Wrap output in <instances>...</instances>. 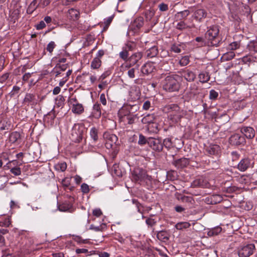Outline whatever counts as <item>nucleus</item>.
<instances>
[{
	"label": "nucleus",
	"mask_w": 257,
	"mask_h": 257,
	"mask_svg": "<svg viewBox=\"0 0 257 257\" xmlns=\"http://www.w3.org/2000/svg\"><path fill=\"white\" fill-rule=\"evenodd\" d=\"M38 7L39 4H37V1L33 0L28 6L27 9V13L29 14H32Z\"/></svg>",
	"instance_id": "b1692460"
},
{
	"label": "nucleus",
	"mask_w": 257,
	"mask_h": 257,
	"mask_svg": "<svg viewBox=\"0 0 257 257\" xmlns=\"http://www.w3.org/2000/svg\"><path fill=\"white\" fill-rule=\"evenodd\" d=\"M103 137L106 140V145L107 147H111L113 144H115L117 140V137L114 134L104 133Z\"/></svg>",
	"instance_id": "4468645a"
},
{
	"label": "nucleus",
	"mask_w": 257,
	"mask_h": 257,
	"mask_svg": "<svg viewBox=\"0 0 257 257\" xmlns=\"http://www.w3.org/2000/svg\"><path fill=\"white\" fill-rule=\"evenodd\" d=\"M219 30L218 26H212L208 28L205 33V38L208 41L209 46L217 47L221 41L219 35Z\"/></svg>",
	"instance_id": "f03ea898"
},
{
	"label": "nucleus",
	"mask_w": 257,
	"mask_h": 257,
	"mask_svg": "<svg viewBox=\"0 0 257 257\" xmlns=\"http://www.w3.org/2000/svg\"><path fill=\"white\" fill-rule=\"evenodd\" d=\"M206 151L210 155H217L220 152V148L217 145H210L206 148Z\"/></svg>",
	"instance_id": "dca6fc26"
},
{
	"label": "nucleus",
	"mask_w": 257,
	"mask_h": 257,
	"mask_svg": "<svg viewBox=\"0 0 257 257\" xmlns=\"http://www.w3.org/2000/svg\"><path fill=\"white\" fill-rule=\"evenodd\" d=\"M48 116H50L51 119L52 120H54V119L55 118L56 115L54 113V108L52 109V110L49 112L46 116H45V119L46 120Z\"/></svg>",
	"instance_id": "e2e57ef3"
},
{
	"label": "nucleus",
	"mask_w": 257,
	"mask_h": 257,
	"mask_svg": "<svg viewBox=\"0 0 257 257\" xmlns=\"http://www.w3.org/2000/svg\"><path fill=\"white\" fill-rule=\"evenodd\" d=\"M207 16L206 12L203 9L197 10L194 13V18L197 20L201 21Z\"/></svg>",
	"instance_id": "f3484780"
},
{
	"label": "nucleus",
	"mask_w": 257,
	"mask_h": 257,
	"mask_svg": "<svg viewBox=\"0 0 257 257\" xmlns=\"http://www.w3.org/2000/svg\"><path fill=\"white\" fill-rule=\"evenodd\" d=\"M240 131L248 139H252L255 135V132L253 127L250 126H243Z\"/></svg>",
	"instance_id": "9d476101"
},
{
	"label": "nucleus",
	"mask_w": 257,
	"mask_h": 257,
	"mask_svg": "<svg viewBox=\"0 0 257 257\" xmlns=\"http://www.w3.org/2000/svg\"><path fill=\"white\" fill-rule=\"evenodd\" d=\"M35 99V96L34 95L30 93H28L26 95V96L24 98V101L26 102L31 103L34 101Z\"/></svg>",
	"instance_id": "de8ad7c7"
},
{
	"label": "nucleus",
	"mask_w": 257,
	"mask_h": 257,
	"mask_svg": "<svg viewBox=\"0 0 257 257\" xmlns=\"http://www.w3.org/2000/svg\"><path fill=\"white\" fill-rule=\"evenodd\" d=\"M81 189L83 193H87L89 191V188L87 184L83 183L81 186Z\"/></svg>",
	"instance_id": "13d9d810"
},
{
	"label": "nucleus",
	"mask_w": 257,
	"mask_h": 257,
	"mask_svg": "<svg viewBox=\"0 0 257 257\" xmlns=\"http://www.w3.org/2000/svg\"><path fill=\"white\" fill-rule=\"evenodd\" d=\"M9 77V73H6L0 77V83L4 84Z\"/></svg>",
	"instance_id": "052dcab7"
},
{
	"label": "nucleus",
	"mask_w": 257,
	"mask_h": 257,
	"mask_svg": "<svg viewBox=\"0 0 257 257\" xmlns=\"http://www.w3.org/2000/svg\"><path fill=\"white\" fill-rule=\"evenodd\" d=\"M64 101L65 98L62 95H58L55 99L56 105L58 107H62L64 104Z\"/></svg>",
	"instance_id": "72a5a7b5"
},
{
	"label": "nucleus",
	"mask_w": 257,
	"mask_h": 257,
	"mask_svg": "<svg viewBox=\"0 0 257 257\" xmlns=\"http://www.w3.org/2000/svg\"><path fill=\"white\" fill-rule=\"evenodd\" d=\"M163 145L168 149L171 148L173 147V143L171 139L170 138H166L164 139Z\"/></svg>",
	"instance_id": "49530a36"
},
{
	"label": "nucleus",
	"mask_w": 257,
	"mask_h": 257,
	"mask_svg": "<svg viewBox=\"0 0 257 257\" xmlns=\"http://www.w3.org/2000/svg\"><path fill=\"white\" fill-rule=\"evenodd\" d=\"M155 117L153 114H148L144 116L142 119V122L143 123H154Z\"/></svg>",
	"instance_id": "c85d7f7f"
},
{
	"label": "nucleus",
	"mask_w": 257,
	"mask_h": 257,
	"mask_svg": "<svg viewBox=\"0 0 257 257\" xmlns=\"http://www.w3.org/2000/svg\"><path fill=\"white\" fill-rule=\"evenodd\" d=\"M132 179L135 182L145 183L148 184L151 182L152 177L147 174L145 170L140 168H136L132 172Z\"/></svg>",
	"instance_id": "7ed1b4c3"
},
{
	"label": "nucleus",
	"mask_w": 257,
	"mask_h": 257,
	"mask_svg": "<svg viewBox=\"0 0 257 257\" xmlns=\"http://www.w3.org/2000/svg\"><path fill=\"white\" fill-rule=\"evenodd\" d=\"M253 163L252 160L249 158H244L241 159L237 165L238 169L241 171L244 172L248 168L253 167Z\"/></svg>",
	"instance_id": "6e6552de"
},
{
	"label": "nucleus",
	"mask_w": 257,
	"mask_h": 257,
	"mask_svg": "<svg viewBox=\"0 0 257 257\" xmlns=\"http://www.w3.org/2000/svg\"><path fill=\"white\" fill-rule=\"evenodd\" d=\"M240 47V43L238 42H233L230 43L228 46V49L231 51L235 50Z\"/></svg>",
	"instance_id": "37998d69"
},
{
	"label": "nucleus",
	"mask_w": 257,
	"mask_h": 257,
	"mask_svg": "<svg viewBox=\"0 0 257 257\" xmlns=\"http://www.w3.org/2000/svg\"><path fill=\"white\" fill-rule=\"evenodd\" d=\"M68 15L71 20H75L78 18L79 12L75 9H71L68 11Z\"/></svg>",
	"instance_id": "bb28decb"
},
{
	"label": "nucleus",
	"mask_w": 257,
	"mask_h": 257,
	"mask_svg": "<svg viewBox=\"0 0 257 257\" xmlns=\"http://www.w3.org/2000/svg\"><path fill=\"white\" fill-rule=\"evenodd\" d=\"M208 199L210 200V203L211 204H215L220 203L222 200V196L218 194L211 195L209 198H208Z\"/></svg>",
	"instance_id": "5701e85b"
},
{
	"label": "nucleus",
	"mask_w": 257,
	"mask_h": 257,
	"mask_svg": "<svg viewBox=\"0 0 257 257\" xmlns=\"http://www.w3.org/2000/svg\"><path fill=\"white\" fill-rule=\"evenodd\" d=\"M133 107L131 105H126L123 106L119 110L120 113L126 116L127 123L130 124L134 123L136 118V115H134L130 114L131 111V109H132Z\"/></svg>",
	"instance_id": "39448f33"
},
{
	"label": "nucleus",
	"mask_w": 257,
	"mask_h": 257,
	"mask_svg": "<svg viewBox=\"0 0 257 257\" xmlns=\"http://www.w3.org/2000/svg\"><path fill=\"white\" fill-rule=\"evenodd\" d=\"M146 144H148V138L147 139L143 135L140 134L139 135L138 144L140 146H144Z\"/></svg>",
	"instance_id": "ea45409f"
},
{
	"label": "nucleus",
	"mask_w": 257,
	"mask_h": 257,
	"mask_svg": "<svg viewBox=\"0 0 257 257\" xmlns=\"http://www.w3.org/2000/svg\"><path fill=\"white\" fill-rule=\"evenodd\" d=\"M54 167L58 171L64 172L67 168V164L65 162H60L55 164Z\"/></svg>",
	"instance_id": "c9c22d12"
},
{
	"label": "nucleus",
	"mask_w": 257,
	"mask_h": 257,
	"mask_svg": "<svg viewBox=\"0 0 257 257\" xmlns=\"http://www.w3.org/2000/svg\"><path fill=\"white\" fill-rule=\"evenodd\" d=\"M198 77L199 81L203 83L207 82L210 79L209 73L206 72H202L200 73L198 75Z\"/></svg>",
	"instance_id": "393cba45"
},
{
	"label": "nucleus",
	"mask_w": 257,
	"mask_h": 257,
	"mask_svg": "<svg viewBox=\"0 0 257 257\" xmlns=\"http://www.w3.org/2000/svg\"><path fill=\"white\" fill-rule=\"evenodd\" d=\"M180 200L183 202L190 203L193 204L194 202V199L191 196H183L180 198Z\"/></svg>",
	"instance_id": "09e8293b"
},
{
	"label": "nucleus",
	"mask_w": 257,
	"mask_h": 257,
	"mask_svg": "<svg viewBox=\"0 0 257 257\" xmlns=\"http://www.w3.org/2000/svg\"><path fill=\"white\" fill-rule=\"evenodd\" d=\"M229 142L233 145L238 146L245 143V139L243 137L240 135L235 134L232 135L229 138Z\"/></svg>",
	"instance_id": "9b49d317"
},
{
	"label": "nucleus",
	"mask_w": 257,
	"mask_h": 257,
	"mask_svg": "<svg viewBox=\"0 0 257 257\" xmlns=\"http://www.w3.org/2000/svg\"><path fill=\"white\" fill-rule=\"evenodd\" d=\"M192 187H202L209 188L211 185L209 182L203 177H200L194 180L191 183Z\"/></svg>",
	"instance_id": "0eeeda50"
},
{
	"label": "nucleus",
	"mask_w": 257,
	"mask_h": 257,
	"mask_svg": "<svg viewBox=\"0 0 257 257\" xmlns=\"http://www.w3.org/2000/svg\"><path fill=\"white\" fill-rule=\"evenodd\" d=\"M218 96V93L217 92L215 91L213 89H212L210 91L209 93V98L211 99H215Z\"/></svg>",
	"instance_id": "6e6d98bb"
},
{
	"label": "nucleus",
	"mask_w": 257,
	"mask_h": 257,
	"mask_svg": "<svg viewBox=\"0 0 257 257\" xmlns=\"http://www.w3.org/2000/svg\"><path fill=\"white\" fill-rule=\"evenodd\" d=\"M188 160L186 158H181L174 161V164L177 168H183L188 164Z\"/></svg>",
	"instance_id": "6ab92c4d"
},
{
	"label": "nucleus",
	"mask_w": 257,
	"mask_h": 257,
	"mask_svg": "<svg viewBox=\"0 0 257 257\" xmlns=\"http://www.w3.org/2000/svg\"><path fill=\"white\" fill-rule=\"evenodd\" d=\"M92 214L94 216L98 217L102 214V212L100 208H95L93 210Z\"/></svg>",
	"instance_id": "bf43d9fd"
},
{
	"label": "nucleus",
	"mask_w": 257,
	"mask_h": 257,
	"mask_svg": "<svg viewBox=\"0 0 257 257\" xmlns=\"http://www.w3.org/2000/svg\"><path fill=\"white\" fill-rule=\"evenodd\" d=\"M10 172L15 176H19L21 174V170L19 167H14L11 169Z\"/></svg>",
	"instance_id": "864d4df0"
},
{
	"label": "nucleus",
	"mask_w": 257,
	"mask_h": 257,
	"mask_svg": "<svg viewBox=\"0 0 257 257\" xmlns=\"http://www.w3.org/2000/svg\"><path fill=\"white\" fill-rule=\"evenodd\" d=\"M222 231L221 227L219 226H216L210 229L207 233L209 236L217 235Z\"/></svg>",
	"instance_id": "7c9ffc66"
},
{
	"label": "nucleus",
	"mask_w": 257,
	"mask_h": 257,
	"mask_svg": "<svg viewBox=\"0 0 257 257\" xmlns=\"http://www.w3.org/2000/svg\"><path fill=\"white\" fill-rule=\"evenodd\" d=\"M46 27L45 22L43 21L40 22V23L36 26V29L37 30H42Z\"/></svg>",
	"instance_id": "69168bd1"
},
{
	"label": "nucleus",
	"mask_w": 257,
	"mask_h": 257,
	"mask_svg": "<svg viewBox=\"0 0 257 257\" xmlns=\"http://www.w3.org/2000/svg\"><path fill=\"white\" fill-rule=\"evenodd\" d=\"M181 48L183 47L180 45L173 44L171 47V50L176 53H179L181 52Z\"/></svg>",
	"instance_id": "c03bdc74"
},
{
	"label": "nucleus",
	"mask_w": 257,
	"mask_h": 257,
	"mask_svg": "<svg viewBox=\"0 0 257 257\" xmlns=\"http://www.w3.org/2000/svg\"><path fill=\"white\" fill-rule=\"evenodd\" d=\"M235 56V54L233 51H229L224 53L221 59L223 61H229L232 59Z\"/></svg>",
	"instance_id": "473e14b6"
},
{
	"label": "nucleus",
	"mask_w": 257,
	"mask_h": 257,
	"mask_svg": "<svg viewBox=\"0 0 257 257\" xmlns=\"http://www.w3.org/2000/svg\"><path fill=\"white\" fill-rule=\"evenodd\" d=\"M179 106L175 104H171L167 105L164 107V110L168 113H171L174 111H177L179 110Z\"/></svg>",
	"instance_id": "4be33fe9"
},
{
	"label": "nucleus",
	"mask_w": 257,
	"mask_h": 257,
	"mask_svg": "<svg viewBox=\"0 0 257 257\" xmlns=\"http://www.w3.org/2000/svg\"><path fill=\"white\" fill-rule=\"evenodd\" d=\"M136 69H137V68H131L128 71H127V75H128V76L130 78H134L135 77V71H136Z\"/></svg>",
	"instance_id": "4d7b16f0"
},
{
	"label": "nucleus",
	"mask_w": 257,
	"mask_h": 257,
	"mask_svg": "<svg viewBox=\"0 0 257 257\" xmlns=\"http://www.w3.org/2000/svg\"><path fill=\"white\" fill-rule=\"evenodd\" d=\"M148 145L152 149L158 152H161L163 149V144L159 139L149 138Z\"/></svg>",
	"instance_id": "423d86ee"
},
{
	"label": "nucleus",
	"mask_w": 257,
	"mask_h": 257,
	"mask_svg": "<svg viewBox=\"0 0 257 257\" xmlns=\"http://www.w3.org/2000/svg\"><path fill=\"white\" fill-rule=\"evenodd\" d=\"M134 26L138 29H140L144 25V19L143 17H139L134 22Z\"/></svg>",
	"instance_id": "58836bf2"
},
{
	"label": "nucleus",
	"mask_w": 257,
	"mask_h": 257,
	"mask_svg": "<svg viewBox=\"0 0 257 257\" xmlns=\"http://www.w3.org/2000/svg\"><path fill=\"white\" fill-rule=\"evenodd\" d=\"M84 111V108L83 105L78 103H76L75 104H73V107L72 108V111L76 114H81Z\"/></svg>",
	"instance_id": "412c9836"
},
{
	"label": "nucleus",
	"mask_w": 257,
	"mask_h": 257,
	"mask_svg": "<svg viewBox=\"0 0 257 257\" xmlns=\"http://www.w3.org/2000/svg\"><path fill=\"white\" fill-rule=\"evenodd\" d=\"M183 113L182 111L179 107V110L177 111H174L173 112L169 114V117L173 121L177 122L183 116Z\"/></svg>",
	"instance_id": "2eb2a0df"
},
{
	"label": "nucleus",
	"mask_w": 257,
	"mask_h": 257,
	"mask_svg": "<svg viewBox=\"0 0 257 257\" xmlns=\"http://www.w3.org/2000/svg\"><path fill=\"white\" fill-rule=\"evenodd\" d=\"M56 47V45L53 41H51L48 45L46 48V50L51 53L55 47Z\"/></svg>",
	"instance_id": "8fccbe9b"
},
{
	"label": "nucleus",
	"mask_w": 257,
	"mask_h": 257,
	"mask_svg": "<svg viewBox=\"0 0 257 257\" xmlns=\"http://www.w3.org/2000/svg\"><path fill=\"white\" fill-rule=\"evenodd\" d=\"M181 74L182 76L188 82L194 81L196 78L195 73L189 69L182 70Z\"/></svg>",
	"instance_id": "ddd939ff"
},
{
	"label": "nucleus",
	"mask_w": 257,
	"mask_h": 257,
	"mask_svg": "<svg viewBox=\"0 0 257 257\" xmlns=\"http://www.w3.org/2000/svg\"><path fill=\"white\" fill-rule=\"evenodd\" d=\"M190 224L188 222H180L175 225L177 229L181 230L189 227Z\"/></svg>",
	"instance_id": "f704fd0d"
},
{
	"label": "nucleus",
	"mask_w": 257,
	"mask_h": 257,
	"mask_svg": "<svg viewBox=\"0 0 257 257\" xmlns=\"http://www.w3.org/2000/svg\"><path fill=\"white\" fill-rule=\"evenodd\" d=\"M190 62V58L188 56H185L182 57L179 60V64L181 66H185L187 65Z\"/></svg>",
	"instance_id": "4c0bfd02"
},
{
	"label": "nucleus",
	"mask_w": 257,
	"mask_h": 257,
	"mask_svg": "<svg viewBox=\"0 0 257 257\" xmlns=\"http://www.w3.org/2000/svg\"><path fill=\"white\" fill-rule=\"evenodd\" d=\"M151 106V102L149 100L146 101L143 105V108L145 110H148Z\"/></svg>",
	"instance_id": "774afa93"
},
{
	"label": "nucleus",
	"mask_w": 257,
	"mask_h": 257,
	"mask_svg": "<svg viewBox=\"0 0 257 257\" xmlns=\"http://www.w3.org/2000/svg\"><path fill=\"white\" fill-rule=\"evenodd\" d=\"M155 69V66L153 63L147 62L142 66L141 71L144 75H149L152 73Z\"/></svg>",
	"instance_id": "f8f14e48"
},
{
	"label": "nucleus",
	"mask_w": 257,
	"mask_h": 257,
	"mask_svg": "<svg viewBox=\"0 0 257 257\" xmlns=\"http://www.w3.org/2000/svg\"><path fill=\"white\" fill-rule=\"evenodd\" d=\"M157 237L158 239L162 241H166L169 238L168 234L165 231H161L158 232Z\"/></svg>",
	"instance_id": "a878e982"
},
{
	"label": "nucleus",
	"mask_w": 257,
	"mask_h": 257,
	"mask_svg": "<svg viewBox=\"0 0 257 257\" xmlns=\"http://www.w3.org/2000/svg\"><path fill=\"white\" fill-rule=\"evenodd\" d=\"M143 54L141 52H137L132 55L127 59V61L131 63L134 66L136 65L137 69L139 67V61L142 58Z\"/></svg>",
	"instance_id": "1a4fd4ad"
},
{
	"label": "nucleus",
	"mask_w": 257,
	"mask_h": 257,
	"mask_svg": "<svg viewBox=\"0 0 257 257\" xmlns=\"http://www.w3.org/2000/svg\"><path fill=\"white\" fill-rule=\"evenodd\" d=\"M180 79L181 77L178 75L172 74L167 76L162 81L163 89L171 92L178 91L180 87Z\"/></svg>",
	"instance_id": "f257e3e1"
},
{
	"label": "nucleus",
	"mask_w": 257,
	"mask_h": 257,
	"mask_svg": "<svg viewBox=\"0 0 257 257\" xmlns=\"http://www.w3.org/2000/svg\"><path fill=\"white\" fill-rule=\"evenodd\" d=\"M90 135L91 138L94 141L98 140V131L95 127H92L90 131Z\"/></svg>",
	"instance_id": "79ce46f5"
},
{
	"label": "nucleus",
	"mask_w": 257,
	"mask_h": 257,
	"mask_svg": "<svg viewBox=\"0 0 257 257\" xmlns=\"http://www.w3.org/2000/svg\"><path fill=\"white\" fill-rule=\"evenodd\" d=\"M101 60L97 58H94L91 62L90 67L92 69H98L101 65Z\"/></svg>",
	"instance_id": "cd10ccee"
},
{
	"label": "nucleus",
	"mask_w": 257,
	"mask_h": 257,
	"mask_svg": "<svg viewBox=\"0 0 257 257\" xmlns=\"http://www.w3.org/2000/svg\"><path fill=\"white\" fill-rule=\"evenodd\" d=\"M189 14L190 12L189 11L185 10L177 13L175 14V17L177 20L184 19L189 15Z\"/></svg>",
	"instance_id": "c756f323"
},
{
	"label": "nucleus",
	"mask_w": 257,
	"mask_h": 257,
	"mask_svg": "<svg viewBox=\"0 0 257 257\" xmlns=\"http://www.w3.org/2000/svg\"><path fill=\"white\" fill-rule=\"evenodd\" d=\"M132 202L137 208L138 212L141 214H143L144 207L143 205L137 199H133Z\"/></svg>",
	"instance_id": "e433bc0d"
},
{
	"label": "nucleus",
	"mask_w": 257,
	"mask_h": 257,
	"mask_svg": "<svg viewBox=\"0 0 257 257\" xmlns=\"http://www.w3.org/2000/svg\"><path fill=\"white\" fill-rule=\"evenodd\" d=\"M128 53L127 50H123L119 53V57L124 60L128 59Z\"/></svg>",
	"instance_id": "3c124183"
},
{
	"label": "nucleus",
	"mask_w": 257,
	"mask_h": 257,
	"mask_svg": "<svg viewBox=\"0 0 257 257\" xmlns=\"http://www.w3.org/2000/svg\"><path fill=\"white\" fill-rule=\"evenodd\" d=\"M93 116L96 118H99L101 114L100 104L96 103L93 105L92 110Z\"/></svg>",
	"instance_id": "aec40b11"
},
{
	"label": "nucleus",
	"mask_w": 257,
	"mask_h": 257,
	"mask_svg": "<svg viewBox=\"0 0 257 257\" xmlns=\"http://www.w3.org/2000/svg\"><path fill=\"white\" fill-rule=\"evenodd\" d=\"M188 28H190L184 21H180L177 23L176 28L179 30H184Z\"/></svg>",
	"instance_id": "a19ab883"
},
{
	"label": "nucleus",
	"mask_w": 257,
	"mask_h": 257,
	"mask_svg": "<svg viewBox=\"0 0 257 257\" xmlns=\"http://www.w3.org/2000/svg\"><path fill=\"white\" fill-rule=\"evenodd\" d=\"M255 250L253 244L250 243L241 246L238 249V254L239 257H248Z\"/></svg>",
	"instance_id": "20e7f679"
},
{
	"label": "nucleus",
	"mask_w": 257,
	"mask_h": 257,
	"mask_svg": "<svg viewBox=\"0 0 257 257\" xmlns=\"http://www.w3.org/2000/svg\"><path fill=\"white\" fill-rule=\"evenodd\" d=\"M105 225L104 224L100 226H95L93 224H91L90 226L89 229L91 230H94L95 231H101L103 229V226H104Z\"/></svg>",
	"instance_id": "603ef678"
},
{
	"label": "nucleus",
	"mask_w": 257,
	"mask_h": 257,
	"mask_svg": "<svg viewBox=\"0 0 257 257\" xmlns=\"http://www.w3.org/2000/svg\"><path fill=\"white\" fill-rule=\"evenodd\" d=\"M146 55L148 58H153L156 56L158 53L157 47L154 46L146 51Z\"/></svg>",
	"instance_id": "a211bd4d"
},
{
	"label": "nucleus",
	"mask_w": 257,
	"mask_h": 257,
	"mask_svg": "<svg viewBox=\"0 0 257 257\" xmlns=\"http://www.w3.org/2000/svg\"><path fill=\"white\" fill-rule=\"evenodd\" d=\"M146 223L149 225L152 226L156 223V221L154 219L152 218H148L146 220Z\"/></svg>",
	"instance_id": "338daca9"
},
{
	"label": "nucleus",
	"mask_w": 257,
	"mask_h": 257,
	"mask_svg": "<svg viewBox=\"0 0 257 257\" xmlns=\"http://www.w3.org/2000/svg\"><path fill=\"white\" fill-rule=\"evenodd\" d=\"M99 99H100V101L101 102V103H102V105H106L107 101L105 98V94L104 93H102L100 94Z\"/></svg>",
	"instance_id": "0e129e2a"
},
{
	"label": "nucleus",
	"mask_w": 257,
	"mask_h": 257,
	"mask_svg": "<svg viewBox=\"0 0 257 257\" xmlns=\"http://www.w3.org/2000/svg\"><path fill=\"white\" fill-rule=\"evenodd\" d=\"M249 47L250 50L257 52V42L253 41L250 43Z\"/></svg>",
	"instance_id": "680f3d73"
},
{
	"label": "nucleus",
	"mask_w": 257,
	"mask_h": 257,
	"mask_svg": "<svg viewBox=\"0 0 257 257\" xmlns=\"http://www.w3.org/2000/svg\"><path fill=\"white\" fill-rule=\"evenodd\" d=\"M20 135L19 133L17 132L12 133L10 136V141L12 143H15L19 138Z\"/></svg>",
	"instance_id": "a18cd8bd"
},
{
	"label": "nucleus",
	"mask_w": 257,
	"mask_h": 257,
	"mask_svg": "<svg viewBox=\"0 0 257 257\" xmlns=\"http://www.w3.org/2000/svg\"><path fill=\"white\" fill-rule=\"evenodd\" d=\"M112 173L115 175L116 176L121 177L122 176V173L120 169L119 166L116 164H115L113 165L112 167Z\"/></svg>",
	"instance_id": "2f4dec72"
},
{
	"label": "nucleus",
	"mask_w": 257,
	"mask_h": 257,
	"mask_svg": "<svg viewBox=\"0 0 257 257\" xmlns=\"http://www.w3.org/2000/svg\"><path fill=\"white\" fill-rule=\"evenodd\" d=\"M158 8L160 11L165 12L168 10V6L164 3H162L158 5Z\"/></svg>",
	"instance_id": "5fc2aeb1"
}]
</instances>
